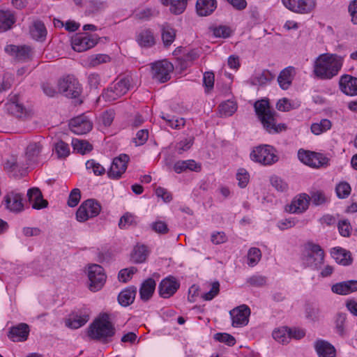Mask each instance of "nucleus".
<instances>
[{
    "mask_svg": "<svg viewBox=\"0 0 357 357\" xmlns=\"http://www.w3.org/2000/svg\"><path fill=\"white\" fill-rule=\"evenodd\" d=\"M344 57L336 54H322L314 63V74L321 79H331L341 70Z\"/></svg>",
    "mask_w": 357,
    "mask_h": 357,
    "instance_id": "1",
    "label": "nucleus"
},
{
    "mask_svg": "<svg viewBox=\"0 0 357 357\" xmlns=\"http://www.w3.org/2000/svg\"><path fill=\"white\" fill-rule=\"evenodd\" d=\"M256 114L263 128L270 134H277L286 130L284 123H277L276 112L270 107L268 100L262 99L255 102L254 105Z\"/></svg>",
    "mask_w": 357,
    "mask_h": 357,
    "instance_id": "2",
    "label": "nucleus"
},
{
    "mask_svg": "<svg viewBox=\"0 0 357 357\" xmlns=\"http://www.w3.org/2000/svg\"><path fill=\"white\" fill-rule=\"evenodd\" d=\"M115 333V327L110 321L109 315L107 313L101 314L88 328V336L102 343L110 342Z\"/></svg>",
    "mask_w": 357,
    "mask_h": 357,
    "instance_id": "3",
    "label": "nucleus"
},
{
    "mask_svg": "<svg viewBox=\"0 0 357 357\" xmlns=\"http://www.w3.org/2000/svg\"><path fill=\"white\" fill-rule=\"evenodd\" d=\"M303 260L307 266L317 270L324 264V252L319 245L308 242L305 246Z\"/></svg>",
    "mask_w": 357,
    "mask_h": 357,
    "instance_id": "4",
    "label": "nucleus"
},
{
    "mask_svg": "<svg viewBox=\"0 0 357 357\" xmlns=\"http://www.w3.org/2000/svg\"><path fill=\"white\" fill-rule=\"evenodd\" d=\"M130 88V79L128 77L117 79L104 90L102 97L106 101L112 102L125 95Z\"/></svg>",
    "mask_w": 357,
    "mask_h": 357,
    "instance_id": "5",
    "label": "nucleus"
},
{
    "mask_svg": "<svg viewBox=\"0 0 357 357\" xmlns=\"http://www.w3.org/2000/svg\"><path fill=\"white\" fill-rule=\"evenodd\" d=\"M275 152V149L270 145H260L252 151L250 158L253 161L264 165H271L278 160Z\"/></svg>",
    "mask_w": 357,
    "mask_h": 357,
    "instance_id": "6",
    "label": "nucleus"
},
{
    "mask_svg": "<svg viewBox=\"0 0 357 357\" xmlns=\"http://www.w3.org/2000/svg\"><path fill=\"white\" fill-rule=\"evenodd\" d=\"M173 70V65L167 60L158 61L151 64V77L160 83L169 80Z\"/></svg>",
    "mask_w": 357,
    "mask_h": 357,
    "instance_id": "7",
    "label": "nucleus"
},
{
    "mask_svg": "<svg viewBox=\"0 0 357 357\" xmlns=\"http://www.w3.org/2000/svg\"><path fill=\"white\" fill-rule=\"evenodd\" d=\"M298 157L303 163L314 168L327 166L329 160L322 153L302 149L298 151Z\"/></svg>",
    "mask_w": 357,
    "mask_h": 357,
    "instance_id": "8",
    "label": "nucleus"
},
{
    "mask_svg": "<svg viewBox=\"0 0 357 357\" xmlns=\"http://www.w3.org/2000/svg\"><path fill=\"white\" fill-rule=\"evenodd\" d=\"M88 278L90 282L89 289L95 292L102 288L107 277L102 266L92 264L89 267Z\"/></svg>",
    "mask_w": 357,
    "mask_h": 357,
    "instance_id": "9",
    "label": "nucleus"
},
{
    "mask_svg": "<svg viewBox=\"0 0 357 357\" xmlns=\"http://www.w3.org/2000/svg\"><path fill=\"white\" fill-rule=\"evenodd\" d=\"M59 90L65 96L75 98L81 93V86L73 76L68 75L59 82Z\"/></svg>",
    "mask_w": 357,
    "mask_h": 357,
    "instance_id": "10",
    "label": "nucleus"
},
{
    "mask_svg": "<svg viewBox=\"0 0 357 357\" xmlns=\"http://www.w3.org/2000/svg\"><path fill=\"white\" fill-rule=\"evenodd\" d=\"M130 158L126 154H121L114 158L111 167L107 172V176L112 179H119L126 172Z\"/></svg>",
    "mask_w": 357,
    "mask_h": 357,
    "instance_id": "11",
    "label": "nucleus"
},
{
    "mask_svg": "<svg viewBox=\"0 0 357 357\" xmlns=\"http://www.w3.org/2000/svg\"><path fill=\"white\" fill-rule=\"evenodd\" d=\"M3 205L9 211L19 213L24 211L23 196L21 193L12 191L3 197Z\"/></svg>",
    "mask_w": 357,
    "mask_h": 357,
    "instance_id": "12",
    "label": "nucleus"
},
{
    "mask_svg": "<svg viewBox=\"0 0 357 357\" xmlns=\"http://www.w3.org/2000/svg\"><path fill=\"white\" fill-rule=\"evenodd\" d=\"M289 10L298 13H308L315 6L314 0H282Z\"/></svg>",
    "mask_w": 357,
    "mask_h": 357,
    "instance_id": "13",
    "label": "nucleus"
},
{
    "mask_svg": "<svg viewBox=\"0 0 357 357\" xmlns=\"http://www.w3.org/2000/svg\"><path fill=\"white\" fill-rule=\"evenodd\" d=\"M179 287L180 283L174 277H167L159 284V294L162 298H169L177 291Z\"/></svg>",
    "mask_w": 357,
    "mask_h": 357,
    "instance_id": "14",
    "label": "nucleus"
},
{
    "mask_svg": "<svg viewBox=\"0 0 357 357\" xmlns=\"http://www.w3.org/2000/svg\"><path fill=\"white\" fill-rule=\"evenodd\" d=\"M72 47L78 52H84L96 44V41L86 33H77L72 38Z\"/></svg>",
    "mask_w": 357,
    "mask_h": 357,
    "instance_id": "15",
    "label": "nucleus"
},
{
    "mask_svg": "<svg viewBox=\"0 0 357 357\" xmlns=\"http://www.w3.org/2000/svg\"><path fill=\"white\" fill-rule=\"evenodd\" d=\"M232 319V326L235 327L245 326L249 321L250 310L246 305H241L229 312Z\"/></svg>",
    "mask_w": 357,
    "mask_h": 357,
    "instance_id": "16",
    "label": "nucleus"
},
{
    "mask_svg": "<svg viewBox=\"0 0 357 357\" xmlns=\"http://www.w3.org/2000/svg\"><path fill=\"white\" fill-rule=\"evenodd\" d=\"M70 130L77 135H83L92 129V123L84 114L76 116L70 121Z\"/></svg>",
    "mask_w": 357,
    "mask_h": 357,
    "instance_id": "17",
    "label": "nucleus"
},
{
    "mask_svg": "<svg viewBox=\"0 0 357 357\" xmlns=\"http://www.w3.org/2000/svg\"><path fill=\"white\" fill-rule=\"evenodd\" d=\"M6 109L10 114L17 118H25L29 116L26 109L20 102L17 95H10L8 102L6 104Z\"/></svg>",
    "mask_w": 357,
    "mask_h": 357,
    "instance_id": "18",
    "label": "nucleus"
},
{
    "mask_svg": "<svg viewBox=\"0 0 357 357\" xmlns=\"http://www.w3.org/2000/svg\"><path fill=\"white\" fill-rule=\"evenodd\" d=\"M5 51L18 61H27L32 56L31 49L26 45H9L5 47Z\"/></svg>",
    "mask_w": 357,
    "mask_h": 357,
    "instance_id": "19",
    "label": "nucleus"
},
{
    "mask_svg": "<svg viewBox=\"0 0 357 357\" xmlns=\"http://www.w3.org/2000/svg\"><path fill=\"white\" fill-rule=\"evenodd\" d=\"M309 201V195L305 193L301 194L294 198L287 210L291 213H302L308 208Z\"/></svg>",
    "mask_w": 357,
    "mask_h": 357,
    "instance_id": "20",
    "label": "nucleus"
},
{
    "mask_svg": "<svg viewBox=\"0 0 357 357\" xmlns=\"http://www.w3.org/2000/svg\"><path fill=\"white\" fill-rule=\"evenodd\" d=\"M340 88L347 96L357 95V78L349 75H344L340 79Z\"/></svg>",
    "mask_w": 357,
    "mask_h": 357,
    "instance_id": "21",
    "label": "nucleus"
},
{
    "mask_svg": "<svg viewBox=\"0 0 357 357\" xmlns=\"http://www.w3.org/2000/svg\"><path fill=\"white\" fill-rule=\"evenodd\" d=\"M29 327L26 324L21 323L10 328L8 337L13 342H23L27 340Z\"/></svg>",
    "mask_w": 357,
    "mask_h": 357,
    "instance_id": "22",
    "label": "nucleus"
},
{
    "mask_svg": "<svg viewBox=\"0 0 357 357\" xmlns=\"http://www.w3.org/2000/svg\"><path fill=\"white\" fill-rule=\"evenodd\" d=\"M333 293L339 295H347L357 291V280H351L337 282L331 287Z\"/></svg>",
    "mask_w": 357,
    "mask_h": 357,
    "instance_id": "23",
    "label": "nucleus"
},
{
    "mask_svg": "<svg viewBox=\"0 0 357 357\" xmlns=\"http://www.w3.org/2000/svg\"><path fill=\"white\" fill-rule=\"evenodd\" d=\"M42 149L43 145L40 142H32L29 144L25 153L26 159V166L38 162Z\"/></svg>",
    "mask_w": 357,
    "mask_h": 357,
    "instance_id": "24",
    "label": "nucleus"
},
{
    "mask_svg": "<svg viewBox=\"0 0 357 357\" xmlns=\"http://www.w3.org/2000/svg\"><path fill=\"white\" fill-rule=\"evenodd\" d=\"M136 41L139 46L149 48L155 44L153 32L150 29L140 30L136 36Z\"/></svg>",
    "mask_w": 357,
    "mask_h": 357,
    "instance_id": "25",
    "label": "nucleus"
},
{
    "mask_svg": "<svg viewBox=\"0 0 357 357\" xmlns=\"http://www.w3.org/2000/svg\"><path fill=\"white\" fill-rule=\"evenodd\" d=\"M216 7V0H197L196 3L197 12L200 16L211 15L215 10Z\"/></svg>",
    "mask_w": 357,
    "mask_h": 357,
    "instance_id": "26",
    "label": "nucleus"
},
{
    "mask_svg": "<svg viewBox=\"0 0 357 357\" xmlns=\"http://www.w3.org/2000/svg\"><path fill=\"white\" fill-rule=\"evenodd\" d=\"M136 294L137 288L134 286H130L125 289L121 291L118 296L119 304L123 307L131 305L134 302Z\"/></svg>",
    "mask_w": 357,
    "mask_h": 357,
    "instance_id": "27",
    "label": "nucleus"
},
{
    "mask_svg": "<svg viewBox=\"0 0 357 357\" xmlns=\"http://www.w3.org/2000/svg\"><path fill=\"white\" fill-rule=\"evenodd\" d=\"M156 283L153 278H148L143 282L139 289L140 298L144 301H149L155 289Z\"/></svg>",
    "mask_w": 357,
    "mask_h": 357,
    "instance_id": "28",
    "label": "nucleus"
},
{
    "mask_svg": "<svg viewBox=\"0 0 357 357\" xmlns=\"http://www.w3.org/2000/svg\"><path fill=\"white\" fill-rule=\"evenodd\" d=\"M331 254L336 262L340 264L347 266L352 262L350 252L342 248H333Z\"/></svg>",
    "mask_w": 357,
    "mask_h": 357,
    "instance_id": "29",
    "label": "nucleus"
},
{
    "mask_svg": "<svg viewBox=\"0 0 357 357\" xmlns=\"http://www.w3.org/2000/svg\"><path fill=\"white\" fill-rule=\"evenodd\" d=\"M315 349L319 357H335V347L326 341H317Z\"/></svg>",
    "mask_w": 357,
    "mask_h": 357,
    "instance_id": "30",
    "label": "nucleus"
},
{
    "mask_svg": "<svg viewBox=\"0 0 357 357\" xmlns=\"http://www.w3.org/2000/svg\"><path fill=\"white\" fill-rule=\"evenodd\" d=\"M275 75L268 70H264L261 73L256 74L251 79L253 85L264 86L269 84L274 79Z\"/></svg>",
    "mask_w": 357,
    "mask_h": 357,
    "instance_id": "31",
    "label": "nucleus"
},
{
    "mask_svg": "<svg viewBox=\"0 0 357 357\" xmlns=\"http://www.w3.org/2000/svg\"><path fill=\"white\" fill-rule=\"evenodd\" d=\"M89 320V314L86 312L76 314L73 318L68 319L66 325L70 328L77 329L84 326Z\"/></svg>",
    "mask_w": 357,
    "mask_h": 357,
    "instance_id": "32",
    "label": "nucleus"
},
{
    "mask_svg": "<svg viewBox=\"0 0 357 357\" xmlns=\"http://www.w3.org/2000/svg\"><path fill=\"white\" fill-rule=\"evenodd\" d=\"M164 6H170V11L179 15L184 12L186 8L188 0H161Z\"/></svg>",
    "mask_w": 357,
    "mask_h": 357,
    "instance_id": "33",
    "label": "nucleus"
},
{
    "mask_svg": "<svg viewBox=\"0 0 357 357\" xmlns=\"http://www.w3.org/2000/svg\"><path fill=\"white\" fill-rule=\"evenodd\" d=\"M294 70V68L291 67H288L282 70L278 77V82L279 83L280 86L284 89H287L292 82V72Z\"/></svg>",
    "mask_w": 357,
    "mask_h": 357,
    "instance_id": "34",
    "label": "nucleus"
},
{
    "mask_svg": "<svg viewBox=\"0 0 357 357\" xmlns=\"http://www.w3.org/2000/svg\"><path fill=\"white\" fill-rule=\"evenodd\" d=\"M149 251L144 245H137L131 254L132 260L137 264L143 263L146 259Z\"/></svg>",
    "mask_w": 357,
    "mask_h": 357,
    "instance_id": "35",
    "label": "nucleus"
},
{
    "mask_svg": "<svg viewBox=\"0 0 357 357\" xmlns=\"http://www.w3.org/2000/svg\"><path fill=\"white\" fill-rule=\"evenodd\" d=\"M162 40L165 47H169L174 41L176 31L169 24H163L161 28Z\"/></svg>",
    "mask_w": 357,
    "mask_h": 357,
    "instance_id": "36",
    "label": "nucleus"
},
{
    "mask_svg": "<svg viewBox=\"0 0 357 357\" xmlns=\"http://www.w3.org/2000/svg\"><path fill=\"white\" fill-rule=\"evenodd\" d=\"M30 31L32 37L36 40H43L47 35L46 28L41 21L34 22Z\"/></svg>",
    "mask_w": 357,
    "mask_h": 357,
    "instance_id": "37",
    "label": "nucleus"
},
{
    "mask_svg": "<svg viewBox=\"0 0 357 357\" xmlns=\"http://www.w3.org/2000/svg\"><path fill=\"white\" fill-rule=\"evenodd\" d=\"M72 146L75 151L82 155L90 152L93 149L92 145L87 141L73 139L72 140Z\"/></svg>",
    "mask_w": 357,
    "mask_h": 357,
    "instance_id": "38",
    "label": "nucleus"
},
{
    "mask_svg": "<svg viewBox=\"0 0 357 357\" xmlns=\"http://www.w3.org/2000/svg\"><path fill=\"white\" fill-rule=\"evenodd\" d=\"M14 15L9 11H0V29L6 31L15 23Z\"/></svg>",
    "mask_w": 357,
    "mask_h": 357,
    "instance_id": "39",
    "label": "nucleus"
},
{
    "mask_svg": "<svg viewBox=\"0 0 357 357\" xmlns=\"http://www.w3.org/2000/svg\"><path fill=\"white\" fill-rule=\"evenodd\" d=\"M220 116H230L237 109L236 104L233 101H227L220 104L218 107Z\"/></svg>",
    "mask_w": 357,
    "mask_h": 357,
    "instance_id": "40",
    "label": "nucleus"
},
{
    "mask_svg": "<svg viewBox=\"0 0 357 357\" xmlns=\"http://www.w3.org/2000/svg\"><path fill=\"white\" fill-rule=\"evenodd\" d=\"M84 204L90 218H94L100 213L101 206L98 202L94 199H87L84 202Z\"/></svg>",
    "mask_w": 357,
    "mask_h": 357,
    "instance_id": "41",
    "label": "nucleus"
},
{
    "mask_svg": "<svg viewBox=\"0 0 357 357\" xmlns=\"http://www.w3.org/2000/svg\"><path fill=\"white\" fill-rule=\"evenodd\" d=\"M331 128V122L328 119H322L319 123H312L311 126V131L314 135H319L327 131Z\"/></svg>",
    "mask_w": 357,
    "mask_h": 357,
    "instance_id": "42",
    "label": "nucleus"
},
{
    "mask_svg": "<svg viewBox=\"0 0 357 357\" xmlns=\"http://www.w3.org/2000/svg\"><path fill=\"white\" fill-rule=\"evenodd\" d=\"M54 150L59 158H66L70 154L69 145L62 140L54 144Z\"/></svg>",
    "mask_w": 357,
    "mask_h": 357,
    "instance_id": "43",
    "label": "nucleus"
},
{
    "mask_svg": "<svg viewBox=\"0 0 357 357\" xmlns=\"http://www.w3.org/2000/svg\"><path fill=\"white\" fill-rule=\"evenodd\" d=\"M273 337L278 342L285 344L289 342V328L282 327L273 331Z\"/></svg>",
    "mask_w": 357,
    "mask_h": 357,
    "instance_id": "44",
    "label": "nucleus"
},
{
    "mask_svg": "<svg viewBox=\"0 0 357 357\" xmlns=\"http://www.w3.org/2000/svg\"><path fill=\"white\" fill-rule=\"evenodd\" d=\"M310 199L315 206L324 204L329 201L328 197L325 195V193L320 190L311 192Z\"/></svg>",
    "mask_w": 357,
    "mask_h": 357,
    "instance_id": "45",
    "label": "nucleus"
},
{
    "mask_svg": "<svg viewBox=\"0 0 357 357\" xmlns=\"http://www.w3.org/2000/svg\"><path fill=\"white\" fill-rule=\"evenodd\" d=\"M213 32V34L216 38H227L230 37L231 35L232 31L230 27L225 25H220L215 27L210 28Z\"/></svg>",
    "mask_w": 357,
    "mask_h": 357,
    "instance_id": "46",
    "label": "nucleus"
},
{
    "mask_svg": "<svg viewBox=\"0 0 357 357\" xmlns=\"http://www.w3.org/2000/svg\"><path fill=\"white\" fill-rule=\"evenodd\" d=\"M261 257V250L257 248H251L248 252V264L250 266H255Z\"/></svg>",
    "mask_w": 357,
    "mask_h": 357,
    "instance_id": "47",
    "label": "nucleus"
},
{
    "mask_svg": "<svg viewBox=\"0 0 357 357\" xmlns=\"http://www.w3.org/2000/svg\"><path fill=\"white\" fill-rule=\"evenodd\" d=\"M86 168L87 169H92L93 174L96 176H101L105 173V169L94 160H87Z\"/></svg>",
    "mask_w": 357,
    "mask_h": 357,
    "instance_id": "48",
    "label": "nucleus"
},
{
    "mask_svg": "<svg viewBox=\"0 0 357 357\" xmlns=\"http://www.w3.org/2000/svg\"><path fill=\"white\" fill-rule=\"evenodd\" d=\"M25 167L26 165L21 161H18L15 156H11L4 164V169L8 171H13L17 168L23 169Z\"/></svg>",
    "mask_w": 357,
    "mask_h": 357,
    "instance_id": "49",
    "label": "nucleus"
},
{
    "mask_svg": "<svg viewBox=\"0 0 357 357\" xmlns=\"http://www.w3.org/2000/svg\"><path fill=\"white\" fill-rule=\"evenodd\" d=\"M337 195L339 198L343 199L347 197L351 192V187L347 182H342L336 186Z\"/></svg>",
    "mask_w": 357,
    "mask_h": 357,
    "instance_id": "50",
    "label": "nucleus"
},
{
    "mask_svg": "<svg viewBox=\"0 0 357 357\" xmlns=\"http://www.w3.org/2000/svg\"><path fill=\"white\" fill-rule=\"evenodd\" d=\"M214 339L218 342H224L228 346H233L236 343V340L234 337L231 335L225 333H218L215 334Z\"/></svg>",
    "mask_w": 357,
    "mask_h": 357,
    "instance_id": "51",
    "label": "nucleus"
},
{
    "mask_svg": "<svg viewBox=\"0 0 357 357\" xmlns=\"http://www.w3.org/2000/svg\"><path fill=\"white\" fill-rule=\"evenodd\" d=\"M347 319V314L345 313H338L335 319V328L337 332L341 335H344V324Z\"/></svg>",
    "mask_w": 357,
    "mask_h": 357,
    "instance_id": "52",
    "label": "nucleus"
},
{
    "mask_svg": "<svg viewBox=\"0 0 357 357\" xmlns=\"http://www.w3.org/2000/svg\"><path fill=\"white\" fill-rule=\"evenodd\" d=\"M250 176L248 172L245 169H238L236 174V179L238 185L240 188H245L249 182Z\"/></svg>",
    "mask_w": 357,
    "mask_h": 357,
    "instance_id": "53",
    "label": "nucleus"
},
{
    "mask_svg": "<svg viewBox=\"0 0 357 357\" xmlns=\"http://www.w3.org/2000/svg\"><path fill=\"white\" fill-rule=\"evenodd\" d=\"M149 138V131L147 129H142L139 130L135 138H133L132 142L135 143V146H142L144 144Z\"/></svg>",
    "mask_w": 357,
    "mask_h": 357,
    "instance_id": "54",
    "label": "nucleus"
},
{
    "mask_svg": "<svg viewBox=\"0 0 357 357\" xmlns=\"http://www.w3.org/2000/svg\"><path fill=\"white\" fill-rule=\"evenodd\" d=\"M220 291V284L218 282H214L211 284V289L202 294V298L205 301H211L215 298Z\"/></svg>",
    "mask_w": 357,
    "mask_h": 357,
    "instance_id": "55",
    "label": "nucleus"
},
{
    "mask_svg": "<svg viewBox=\"0 0 357 357\" xmlns=\"http://www.w3.org/2000/svg\"><path fill=\"white\" fill-rule=\"evenodd\" d=\"M137 271V269L135 267L122 269L119 273V280L123 282H127Z\"/></svg>",
    "mask_w": 357,
    "mask_h": 357,
    "instance_id": "56",
    "label": "nucleus"
},
{
    "mask_svg": "<svg viewBox=\"0 0 357 357\" xmlns=\"http://www.w3.org/2000/svg\"><path fill=\"white\" fill-rule=\"evenodd\" d=\"M81 199V192L78 188H74L70 193L68 200V205L70 207L76 206Z\"/></svg>",
    "mask_w": 357,
    "mask_h": 357,
    "instance_id": "57",
    "label": "nucleus"
},
{
    "mask_svg": "<svg viewBox=\"0 0 357 357\" xmlns=\"http://www.w3.org/2000/svg\"><path fill=\"white\" fill-rule=\"evenodd\" d=\"M271 183L273 188L277 190L284 192L288 188V185L282 178L278 176H274L271 178Z\"/></svg>",
    "mask_w": 357,
    "mask_h": 357,
    "instance_id": "58",
    "label": "nucleus"
},
{
    "mask_svg": "<svg viewBox=\"0 0 357 357\" xmlns=\"http://www.w3.org/2000/svg\"><path fill=\"white\" fill-rule=\"evenodd\" d=\"M214 79L215 76L212 72H206L204 74L203 84L207 93H208L213 88Z\"/></svg>",
    "mask_w": 357,
    "mask_h": 357,
    "instance_id": "59",
    "label": "nucleus"
},
{
    "mask_svg": "<svg viewBox=\"0 0 357 357\" xmlns=\"http://www.w3.org/2000/svg\"><path fill=\"white\" fill-rule=\"evenodd\" d=\"M110 57L107 54L92 55L89 59V64L92 66H96L103 63L109 61Z\"/></svg>",
    "mask_w": 357,
    "mask_h": 357,
    "instance_id": "60",
    "label": "nucleus"
},
{
    "mask_svg": "<svg viewBox=\"0 0 357 357\" xmlns=\"http://www.w3.org/2000/svg\"><path fill=\"white\" fill-rule=\"evenodd\" d=\"M307 319L315 321L319 319L320 311L319 309L313 305H307L305 309Z\"/></svg>",
    "mask_w": 357,
    "mask_h": 357,
    "instance_id": "61",
    "label": "nucleus"
},
{
    "mask_svg": "<svg viewBox=\"0 0 357 357\" xmlns=\"http://www.w3.org/2000/svg\"><path fill=\"white\" fill-rule=\"evenodd\" d=\"M194 143V137L186 138L181 140L176 144L178 153L181 154L183 151H186L190 149Z\"/></svg>",
    "mask_w": 357,
    "mask_h": 357,
    "instance_id": "62",
    "label": "nucleus"
},
{
    "mask_svg": "<svg viewBox=\"0 0 357 357\" xmlns=\"http://www.w3.org/2000/svg\"><path fill=\"white\" fill-rule=\"evenodd\" d=\"M135 217L131 213H126L121 218L119 222V227L121 229H126L128 226L133 224Z\"/></svg>",
    "mask_w": 357,
    "mask_h": 357,
    "instance_id": "63",
    "label": "nucleus"
},
{
    "mask_svg": "<svg viewBox=\"0 0 357 357\" xmlns=\"http://www.w3.org/2000/svg\"><path fill=\"white\" fill-rule=\"evenodd\" d=\"M348 10L351 17V22L357 24V0H353L349 5Z\"/></svg>",
    "mask_w": 357,
    "mask_h": 357,
    "instance_id": "64",
    "label": "nucleus"
}]
</instances>
